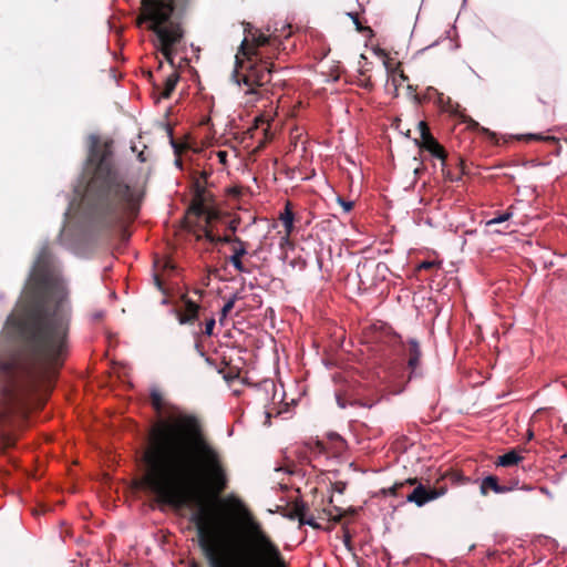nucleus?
<instances>
[{
  "instance_id": "obj_5",
  "label": "nucleus",
  "mask_w": 567,
  "mask_h": 567,
  "mask_svg": "<svg viewBox=\"0 0 567 567\" xmlns=\"http://www.w3.org/2000/svg\"><path fill=\"white\" fill-rule=\"evenodd\" d=\"M189 0H142V13L137 25L150 22L148 30L153 31L161 43V53L174 66V45L181 42L184 30L178 22H172L171 17L177 7H184Z\"/></svg>"
},
{
  "instance_id": "obj_22",
  "label": "nucleus",
  "mask_w": 567,
  "mask_h": 567,
  "mask_svg": "<svg viewBox=\"0 0 567 567\" xmlns=\"http://www.w3.org/2000/svg\"><path fill=\"white\" fill-rule=\"evenodd\" d=\"M150 399H151V404H152L153 409L157 413H161L164 408V399H163L162 393L158 390H152V392L150 394Z\"/></svg>"
},
{
  "instance_id": "obj_4",
  "label": "nucleus",
  "mask_w": 567,
  "mask_h": 567,
  "mask_svg": "<svg viewBox=\"0 0 567 567\" xmlns=\"http://www.w3.org/2000/svg\"><path fill=\"white\" fill-rule=\"evenodd\" d=\"M280 44L277 35H266L261 32L252 34L251 41L245 38L236 54L233 80L238 85H245L246 94H258V89L271 81L275 72L271 56L259 51L261 47Z\"/></svg>"
},
{
  "instance_id": "obj_20",
  "label": "nucleus",
  "mask_w": 567,
  "mask_h": 567,
  "mask_svg": "<svg viewBox=\"0 0 567 567\" xmlns=\"http://www.w3.org/2000/svg\"><path fill=\"white\" fill-rule=\"evenodd\" d=\"M538 101L547 109L554 111L557 103L555 91H544L538 95Z\"/></svg>"
},
{
  "instance_id": "obj_46",
  "label": "nucleus",
  "mask_w": 567,
  "mask_h": 567,
  "mask_svg": "<svg viewBox=\"0 0 567 567\" xmlns=\"http://www.w3.org/2000/svg\"><path fill=\"white\" fill-rule=\"evenodd\" d=\"M176 165H178L179 167H182V161L179 158L176 159Z\"/></svg>"
},
{
  "instance_id": "obj_44",
  "label": "nucleus",
  "mask_w": 567,
  "mask_h": 567,
  "mask_svg": "<svg viewBox=\"0 0 567 567\" xmlns=\"http://www.w3.org/2000/svg\"><path fill=\"white\" fill-rule=\"evenodd\" d=\"M155 280H156L157 286L161 287V281H159L158 276H155Z\"/></svg>"
},
{
  "instance_id": "obj_47",
  "label": "nucleus",
  "mask_w": 567,
  "mask_h": 567,
  "mask_svg": "<svg viewBox=\"0 0 567 567\" xmlns=\"http://www.w3.org/2000/svg\"><path fill=\"white\" fill-rule=\"evenodd\" d=\"M190 567H199V565L197 563H192Z\"/></svg>"
},
{
  "instance_id": "obj_24",
  "label": "nucleus",
  "mask_w": 567,
  "mask_h": 567,
  "mask_svg": "<svg viewBox=\"0 0 567 567\" xmlns=\"http://www.w3.org/2000/svg\"><path fill=\"white\" fill-rule=\"evenodd\" d=\"M215 318L214 317H210L208 319H206L205 321V328L203 330H200V332H197L195 334L196 338H199L202 334L203 336H207V337H210L213 334V331H214V327H215Z\"/></svg>"
},
{
  "instance_id": "obj_16",
  "label": "nucleus",
  "mask_w": 567,
  "mask_h": 567,
  "mask_svg": "<svg viewBox=\"0 0 567 567\" xmlns=\"http://www.w3.org/2000/svg\"><path fill=\"white\" fill-rule=\"evenodd\" d=\"M520 461H523V456L515 450H512V451L498 456V458L496 461V465L503 466V467H509V466L517 465Z\"/></svg>"
},
{
  "instance_id": "obj_45",
  "label": "nucleus",
  "mask_w": 567,
  "mask_h": 567,
  "mask_svg": "<svg viewBox=\"0 0 567 567\" xmlns=\"http://www.w3.org/2000/svg\"><path fill=\"white\" fill-rule=\"evenodd\" d=\"M400 492L403 494V495H400V496H401V497H405V495H406V493H405V488H402Z\"/></svg>"
},
{
  "instance_id": "obj_30",
  "label": "nucleus",
  "mask_w": 567,
  "mask_h": 567,
  "mask_svg": "<svg viewBox=\"0 0 567 567\" xmlns=\"http://www.w3.org/2000/svg\"><path fill=\"white\" fill-rule=\"evenodd\" d=\"M338 203L341 205L346 213H349L353 208V202L346 200L342 197H338Z\"/></svg>"
},
{
  "instance_id": "obj_26",
  "label": "nucleus",
  "mask_w": 567,
  "mask_h": 567,
  "mask_svg": "<svg viewBox=\"0 0 567 567\" xmlns=\"http://www.w3.org/2000/svg\"><path fill=\"white\" fill-rule=\"evenodd\" d=\"M348 16L352 19V21H353V23H354V25H355V30H357L358 32L363 33V32H365V31H368V32H371V31H372L370 27H363V25L361 24V22H360V20H359V16H358V13H352V12H351V13H348Z\"/></svg>"
},
{
  "instance_id": "obj_32",
  "label": "nucleus",
  "mask_w": 567,
  "mask_h": 567,
  "mask_svg": "<svg viewBox=\"0 0 567 567\" xmlns=\"http://www.w3.org/2000/svg\"><path fill=\"white\" fill-rule=\"evenodd\" d=\"M437 267V264L435 261H422L420 265H419V269L422 270H430V269H433Z\"/></svg>"
},
{
  "instance_id": "obj_15",
  "label": "nucleus",
  "mask_w": 567,
  "mask_h": 567,
  "mask_svg": "<svg viewBox=\"0 0 567 567\" xmlns=\"http://www.w3.org/2000/svg\"><path fill=\"white\" fill-rule=\"evenodd\" d=\"M357 513L355 508H349L347 512H343L340 507L334 506L332 509L323 508L321 513L318 515V518H322L323 516L328 517L329 520L334 524L340 523L341 518L347 515H354Z\"/></svg>"
},
{
  "instance_id": "obj_9",
  "label": "nucleus",
  "mask_w": 567,
  "mask_h": 567,
  "mask_svg": "<svg viewBox=\"0 0 567 567\" xmlns=\"http://www.w3.org/2000/svg\"><path fill=\"white\" fill-rule=\"evenodd\" d=\"M388 271L389 267L386 264L375 262L371 259L359 262L357 267L360 284L365 288L377 286L379 280H384Z\"/></svg>"
},
{
  "instance_id": "obj_39",
  "label": "nucleus",
  "mask_w": 567,
  "mask_h": 567,
  "mask_svg": "<svg viewBox=\"0 0 567 567\" xmlns=\"http://www.w3.org/2000/svg\"><path fill=\"white\" fill-rule=\"evenodd\" d=\"M229 229H230L233 233H235V231H236V229H237V221H236V220H231V221L229 223Z\"/></svg>"
},
{
  "instance_id": "obj_42",
  "label": "nucleus",
  "mask_w": 567,
  "mask_h": 567,
  "mask_svg": "<svg viewBox=\"0 0 567 567\" xmlns=\"http://www.w3.org/2000/svg\"><path fill=\"white\" fill-rule=\"evenodd\" d=\"M195 293L198 295L199 297H202L204 295V290L202 289H196L195 290Z\"/></svg>"
},
{
  "instance_id": "obj_33",
  "label": "nucleus",
  "mask_w": 567,
  "mask_h": 567,
  "mask_svg": "<svg viewBox=\"0 0 567 567\" xmlns=\"http://www.w3.org/2000/svg\"><path fill=\"white\" fill-rule=\"evenodd\" d=\"M343 544L349 550L352 549V536L349 532H346L343 535Z\"/></svg>"
},
{
  "instance_id": "obj_1",
  "label": "nucleus",
  "mask_w": 567,
  "mask_h": 567,
  "mask_svg": "<svg viewBox=\"0 0 567 567\" xmlns=\"http://www.w3.org/2000/svg\"><path fill=\"white\" fill-rule=\"evenodd\" d=\"M142 462V491L158 504L197 508L190 520L209 567H287L278 545L243 502L219 499L229 486L228 470L196 415L173 408L155 421Z\"/></svg>"
},
{
  "instance_id": "obj_12",
  "label": "nucleus",
  "mask_w": 567,
  "mask_h": 567,
  "mask_svg": "<svg viewBox=\"0 0 567 567\" xmlns=\"http://www.w3.org/2000/svg\"><path fill=\"white\" fill-rule=\"evenodd\" d=\"M247 241L241 240L239 237H234V244L231 246L233 255L228 258V261L238 272H250V270L243 262V257L247 255Z\"/></svg>"
},
{
  "instance_id": "obj_23",
  "label": "nucleus",
  "mask_w": 567,
  "mask_h": 567,
  "mask_svg": "<svg viewBox=\"0 0 567 567\" xmlns=\"http://www.w3.org/2000/svg\"><path fill=\"white\" fill-rule=\"evenodd\" d=\"M237 300V296H233L221 308L219 322L223 324L224 320L227 318L228 313L233 310L235 302Z\"/></svg>"
},
{
  "instance_id": "obj_40",
  "label": "nucleus",
  "mask_w": 567,
  "mask_h": 567,
  "mask_svg": "<svg viewBox=\"0 0 567 567\" xmlns=\"http://www.w3.org/2000/svg\"><path fill=\"white\" fill-rule=\"evenodd\" d=\"M526 439H527V441H532L534 439V432L532 429H528Z\"/></svg>"
},
{
  "instance_id": "obj_3",
  "label": "nucleus",
  "mask_w": 567,
  "mask_h": 567,
  "mask_svg": "<svg viewBox=\"0 0 567 567\" xmlns=\"http://www.w3.org/2000/svg\"><path fill=\"white\" fill-rule=\"evenodd\" d=\"M143 194L126 184L114 166L101 157L86 184L83 206L87 214L104 227H114L124 219L134 220Z\"/></svg>"
},
{
  "instance_id": "obj_18",
  "label": "nucleus",
  "mask_w": 567,
  "mask_h": 567,
  "mask_svg": "<svg viewBox=\"0 0 567 567\" xmlns=\"http://www.w3.org/2000/svg\"><path fill=\"white\" fill-rule=\"evenodd\" d=\"M293 219L295 215L291 209L290 203L286 204L285 212L280 214V220L282 221V225L285 227L286 236H290L293 231Z\"/></svg>"
},
{
  "instance_id": "obj_35",
  "label": "nucleus",
  "mask_w": 567,
  "mask_h": 567,
  "mask_svg": "<svg viewBox=\"0 0 567 567\" xmlns=\"http://www.w3.org/2000/svg\"><path fill=\"white\" fill-rule=\"evenodd\" d=\"M360 86H362L365 90H371L373 85L370 78H365L361 81Z\"/></svg>"
},
{
  "instance_id": "obj_29",
  "label": "nucleus",
  "mask_w": 567,
  "mask_h": 567,
  "mask_svg": "<svg viewBox=\"0 0 567 567\" xmlns=\"http://www.w3.org/2000/svg\"><path fill=\"white\" fill-rule=\"evenodd\" d=\"M203 237L208 240L210 244L216 245L217 236L213 234V231L208 228L203 229Z\"/></svg>"
},
{
  "instance_id": "obj_36",
  "label": "nucleus",
  "mask_w": 567,
  "mask_h": 567,
  "mask_svg": "<svg viewBox=\"0 0 567 567\" xmlns=\"http://www.w3.org/2000/svg\"><path fill=\"white\" fill-rule=\"evenodd\" d=\"M217 157L221 164H226L227 162V152L226 151H218Z\"/></svg>"
},
{
  "instance_id": "obj_38",
  "label": "nucleus",
  "mask_w": 567,
  "mask_h": 567,
  "mask_svg": "<svg viewBox=\"0 0 567 567\" xmlns=\"http://www.w3.org/2000/svg\"><path fill=\"white\" fill-rule=\"evenodd\" d=\"M337 402H338V405L342 409H344L347 406L346 400H343L340 395L337 396Z\"/></svg>"
},
{
  "instance_id": "obj_17",
  "label": "nucleus",
  "mask_w": 567,
  "mask_h": 567,
  "mask_svg": "<svg viewBox=\"0 0 567 567\" xmlns=\"http://www.w3.org/2000/svg\"><path fill=\"white\" fill-rule=\"evenodd\" d=\"M308 512V505L302 501H296L291 504L289 507L288 517L291 519L297 518L299 520V524L301 525V519H305Z\"/></svg>"
},
{
  "instance_id": "obj_7",
  "label": "nucleus",
  "mask_w": 567,
  "mask_h": 567,
  "mask_svg": "<svg viewBox=\"0 0 567 567\" xmlns=\"http://www.w3.org/2000/svg\"><path fill=\"white\" fill-rule=\"evenodd\" d=\"M210 174V171L204 169L195 171L192 175L193 202L189 207V212L198 217H204L206 223H210L212 219L217 217V214L205 205L207 199L206 186Z\"/></svg>"
},
{
  "instance_id": "obj_41",
  "label": "nucleus",
  "mask_w": 567,
  "mask_h": 567,
  "mask_svg": "<svg viewBox=\"0 0 567 567\" xmlns=\"http://www.w3.org/2000/svg\"><path fill=\"white\" fill-rule=\"evenodd\" d=\"M137 157H138L140 162H142V163L147 161V158L144 155V152L138 153Z\"/></svg>"
},
{
  "instance_id": "obj_28",
  "label": "nucleus",
  "mask_w": 567,
  "mask_h": 567,
  "mask_svg": "<svg viewBox=\"0 0 567 567\" xmlns=\"http://www.w3.org/2000/svg\"><path fill=\"white\" fill-rule=\"evenodd\" d=\"M301 525H309L315 529H321L322 526L316 520V517L313 515L309 517H305V519H301Z\"/></svg>"
},
{
  "instance_id": "obj_48",
  "label": "nucleus",
  "mask_w": 567,
  "mask_h": 567,
  "mask_svg": "<svg viewBox=\"0 0 567 567\" xmlns=\"http://www.w3.org/2000/svg\"><path fill=\"white\" fill-rule=\"evenodd\" d=\"M401 78H402L403 80H406V79H408L403 73H401Z\"/></svg>"
},
{
  "instance_id": "obj_34",
  "label": "nucleus",
  "mask_w": 567,
  "mask_h": 567,
  "mask_svg": "<svg viewBox=\"0 0 567 567\" xmlns=\"http://www.w3.org/2000/svg\"><path fill=\"white\" fill-rule=\"evenodd\" d=\"M310 449L312 450V446H310ZM313 449L318 452V453H322L324 452V444L321 442V441H316L313 443Z\"/></svg>"
},
{
  "instance_id": "obj_27",
  "label": "nucleus",
  "mask_w": 567,
  "mask_h": 567,
  "mask_svg": "<svg viewBox=\"0 0 567 567\" xmlns=\"http://www.w3.org/2000/svg\"><path fill=\"white\" fill-rule=\"evenodd\" d=\"M168 133H169V136H171V144L174 148V153L176 155H181V153L183 152V150L186 147V145H183V144H179L177 143L174 137H173V132H172V128L168 130Z\"/></svg>"
},
{
  "instance_id": "obj_19",
  "label": "nucleus",
  "mask_w": 567,
  "mask_h": 567,
  "mask_svg": "<svg viewBox=\"0 0 567 567\" xmlns=\"http://www.w3.org/2000/svg\"><path fill=\"white\" fill-rule=\"evenodd\" d=\"M178 80H179L178 73L173 72L172 74H169L165 79L164 89L161 92V97H163V99L171 97L172 93L174 92V90H175V87L177 85Z\"/></svg>"
},
{
  "instance_id": "obj_11",
  "label": "nucleus",
  "mask_w": 567,
  "mask_h": 567,
  "mask_svg": "<svg viewBox=\"0 0 567 567\" xmlns=\"http://www.w3.org/2000/svg\"><path fill=\"white\" fill-rule=\"evenodd\" d=\"M183 305L176 309V317L181 324H194L199 319L200 306L189 299L186 295L182 296Z\"/></svg>"
},
{
  "instance_id": "obj_21",
  "label": "nucleus",
  "mask_w": 567,
  "mask_h": 567,
  "mask_svg": "<svg viewBox=\"0 0 567 567\" xmlns=\"http://www.w3.org/2000/svg\"><path fill=\"white\" fill-rule=\"evenodd\" d=\"M512 209H513V207L511 206L507 208L506 212L501 213V214L496 215L494 218L487 220L486 226L492 227L494 225L503 224V223L509 220L513 217Z\"/></svg>"
},
{
  "instance_id": "obj_10",
  "label": "nucleus",
  "mask_w": 567,
  "mask_h": 567,
  "mask_svg": "<svg viewBox=\"0 0 567 567\" xmlns=\"http://www.w3.org/2000/svg\"><path fill=\"white\" fill-rule=\"evenodd\" d=\"M398 341L402 346L404 355L406 357V368L409 370L408 380L412 378H416L421 375V358L422 350L420 342L416 339H409L406 342H403L401 337H396Z\"/></svg>"
},
{
  "instance_id": "obj_13",
  "label": "nucleus",
  "mask_w": 567,
  "mask_h": 567,
  "mask_svg": "<svg viewBox=\"0 0 567 567\" xmlns=\"http://www.w3.org/2000/svg\"><path fill=\"white\" fill-rule=\"evenodd\" d=\"M493 491L496 494H504L511 491V487L501 485L498 483V478L494 475H488L485 478H483L480 492L483 496H486L488 494V491Z\"/></svg>"
},
{
  "instance_id": "obj_37",
  "label": "nucleus",
  "mask_w": 567,
  "mask_h": 567,
  "mask_svg": "<svg viewBox=\"0 0 567 567\" xmlns=\"http://www.w3.org/2000/svg\"><path fill=\"white\" fill-rule=\"evenodd\" d=\"M195 347H196V350L198 351V353H199L202 357H204V354H205V353H204V351H203V347H202L200 342L198 341V338H196V344H195Z\"/></svg>"
},
{
  "instance_id": "obj_43",
  "label": "nucleus",
  "mask_w": 567,
  "mask_h": 567,
  "mask_svg": "<svg viewBox=\"0 0 567 567\" xmlns=\"http://www.w3.org/2000/svg\"><path fill=\"white\" fill-rule=\"evenodd\" d=\"M102 317H103V315H102L101 312H100V313H96V315L94 316V318H95L96 320L102 319Z\"/></svg>"
},
{
  "instance_id": "obj_31",
  "label": "nucleus",
  "mask_w": 567,
  "mask_h": 567,
  "mask_svg": "<svg viewBox=\"0 0 567 567\" xmlns=\"http://www.w3.org/2000/svg\"><path fill=\"white\" fill-rule=\"evenodd\" d=\"M234 237L235 236H229V235L217 236L216 245H218V244H234Z\"/></svg>"
},
{
  "instance_id": "obj_8",
  "label": "nucleus",
  "mask_w": 567,
  "mask_h": 567,
  "mask_svg": "<svg viewBox=\"0 0 567 567\" xmlns=\"http://www.w3.org/2000/svg\"><path fill=\"white\" fill-rule=\"evenodd\" d=\"M420 132V140H415L417 146L429 152L433 157L441 161L442 171H445L447 153L445 148L432 135L430 127L425 121H420L417 124Z\"/></svg>"
},
{
  "instance_id": "obj_14",
  "label": "nucleus",
  "mask_w": 567,
  "mask_h": 567,
  "mask_svg": "<svg viewBox=\"0 0 567 567\" xmlns=\"http://www.w3.org/2000/svg\"><path fill=\"white\" fill-rule=\"evenodd\" d=\"M442 172L445 178L451 182L461 181L462 176L465 174L463 159L461 157L455 158V168H451V164L446 161L445 171Z\"/></svg>"
},
{
  "instance_id": "obj_2",
  "label": "nucleus",
  "mask_w": 567,
  "mask_h": 567,
  "mask_svg": "<svg viewBox=\"0 0 567 567\" xmlns=\"http://www.w3.org/2000/svg\"><path fill=\"white\" fill-rule=\"evenodd\" d=\"M73 307L65 282L54 272L53 255L43 246L35 259L25 298L7 318L14 351L3 364L8 383L0 410V444L14 445L33 409H41L52 392L69 355Z\"/></svg>"
},
{
  "instance_id": "obj_25",
  "label": "nucleus",
  "mask_w": 567,
  "mask_h": 567,
  "mask_svg": "<svg viewBox=\"0 0 567 567\" xmlns=\"http://www.w3.org/2000/svg\"><path fill=\"white\" fill-rule=\"evenodd\" d=\"M519 138L524 140V141L556 142V138L554 136H542V135H538V134H526V135H522Z\"/></svg>"
},
{
  "instance_id": "obj_6",
  "label": "nucleus",
  "mask_w": 567,
  "mask_h": 567,
  "mask_svg": "<svg viewBox=\"0 0 567 567\" xmlns=\"http://www.w3.org/2000/svg\"><path fill=\"white\" fill-rule=\"evenodd\" d=\"M446 477H449L453 483H465L468 481L458 472H447L437 480L433 486L424 485L417 477H410L405 481L394 483L389 488H383L382 492L385 495L399 497V495H403L400 492L402 488L413 486L412 491L406 493L405 502L413 503L417 507H422L446 494L447 486L441 484V481Z\"/></svg>"
}]
</instances>
